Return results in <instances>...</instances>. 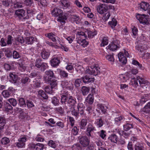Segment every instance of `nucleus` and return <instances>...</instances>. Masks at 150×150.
Segmentation results:
<instances>
[{
    "label": "nucleus",
    "mask_w": 150,
    "mask_h": 150,
    "mask_svg": "<svg viewBox=\"0 0 150 150\" xmlns=\"http://www.w3.org/2000/svg\"><path fill=\"white\" fill-rule=\"evenodd\" d=\"M51 13L54 16H58L59 21L62 24H64L65 23V20H66L67 18L66 16L63 15L62 10L59 8H55L52 11Z\"/></svg>",
    "instance_id": "3"
},
{
    "label": "nucleus",
    "mask_w": 150,
    "mask_h": 150,
    "mask_svg": "<svg viewBox=\"0 0 150 150\" xmlns=\"http://www.w3.org/2000/svg\"><path fill=\"white\" fill-rule=\"evenodd\" d=\"M149 6V4L145 2H142L140 4V7L143 10L146 11Z\"/></svg>",
    "instance_id": "35"
},
{
    "label": "nucleus",
    "mask_w": 150,
    "mask_h": 150,
    "mask_svg": "<svg viewBox=\"0 0 150 150\" xmlns=\"http://www.w3.org/2000/svg\"><path fill=\"white\" fill-rule=\"evenodd\" d=\"M96 122L97 125L98 127H100L103 126V121L101 119H98L97 120Z\"/></svg>",
    "instance_id": "57"
},
{
    "label": "nucleus",
    "mask_w": 150,
    "mask_h": 150,
    "mask_svg": "<svg viewBox=\"0 0 150 150\" xmlns=\"http://www.w3.org/2000/svg\"><path fill=\"white\" fill-rule=\"evenodd\" d=\"M108 24L110 25L112 28L114 27L117 25V21L114 18H112L111 21L108 22Z\"/></svg>",
    "instance_id": "53"
},
{
    "label": "nucleus",
    "mask_w": 150,
    "mask_h": 150,
    "mask_svg": "<svg viewBox=\"0 0 150 150\" xmlns=\"http://www.w3.org/2000/svg\"><path fill=\"white\" fill-rule=\"evenodd\" d=\"M44 145L42 144L38 143L36 144V150H42L44 148Z\"/></svg>",
    "instance_id": "48"
},
{
    "label": "nucleus",
    "mask_w": 150,
    "mask_h": 150,
    "mask_svg": "<svg viewBox=\"0 0 150 150\" xmlns=\"http://www.w3.org/2000/svg\"><path fill=\"white\" fill-rule=\"evenodd\" d=\"M51 86H46L45 88V91L49 94H52L53 93V91Z\"/></svg>",
    "instance_id": "54"
},
{
    "label": "nucleus",
    "mask_w": 150,
    "mask_h": 150,
    "mask_svg": "<svg viewBox=\"0 0 150 150\" xmlns=\"http://www.w3.org/2000/svg\"><path fill=\"white\" fill-rule=\"evenodd\" d=\"M12 92V91L9 88L8 90H4L2 92V94L4 98H8L10 96Z\"/></svg>",
    "instance_id": "26"
},
{
    "label": "nucleus",
    "mask_w": 150,
    "mask_h": 150,
    "mask_svg": "<svg viewBox=\"0 0 150 150\" xmlns=\"http://www.w3.org/2000/svg\"><path fill=\"white\" fill-rule=\"evenodd\" d=\"M136 18L141 23L144 24H147L149 23L148 18L144 14L141 15L138 14L136 16Z\"/></svg>",
    "instance_id": "10"
},
{
    "label": "nucleus",
    "mask_w": 150,
    "mask_h": 150,
    "mask_svg": "<svg viewBox=\"0 0 150 150\" xmlns=\"http://www.w3.org/2000/svg\"><path fill=\"white\" fill-rule=\"evenodd\" d=\"M29 76L30 78H36L38 79H40L42 77V76L40 74V73L38 71H32L30 74Z\"/></svg>",
    "instance_id": "15"
},
{
    "label": "nucleus",
    "mask_w": 150,
    "mask_h": 150,
    "mask_svg": "<svg viewBox=\"0 0 150 150\" xmlns=\"http://www.w3.org/2000/svg\"><path fill=\"white\" fill-rule=\"evenodd\" d=\"M4 108L7 111L11 110L12 109V107L8 103H6L4 104Z\"/></svg>",
    "instance_id": "62"
},
{
    "label": "nucleus",
    "mask_w": 150,
    "mask_h": 150,
    "mask_svg": "<svg viewBox=\"0 0 150 150\" xmlns=\"http://www.w3.org/2000/svg\"><path fill=\"white\" fill-rule=\"evenodd\" d=\"M71 20L75 22L76 24H79L80 23L81 20L79 16L73 15L71 16Z\"/></svg>",
    "instance_id": "30"
},
{
    "label": "nucleus",
    "mask_w": 150,
    "mask_h": 150,
    "mask_svg": "<svg viewBox=\"0 0 150 150\" xmlns=\"http://www.w3.org/2000/svg\"><path fill=\"white\" fill-rule=\"evenodd\" d=\"M76 36V40L79 45L85 47L88 44V42L86 40L87 35L84 33L82 31L78 32Z\"/></svg>",
    "instance_id": "1"
},
{
    "label": "nucleus",
    "mask_w": 150,
    "mask_h": 150,
    "mask_svg": "<svg viewBox=\"0 0 150 150\" xmlns=\"http://www.w3.org/2000/svg\"><path fill=\"white\" fill-rule=\"evenodd\" d=\"M125 131H122L120 132V134L123 135L125 138H128L130 135V133L129 132H126Z\"/></svg>",
    "instance_id": "61"
},
{
    "label": "nucleus",
    "mask_w": 150,
    "mask_h": 150,
    "mask_svg": "<svg viewBox=\"0 0 150 150\" xmlns=\"http://www.w3.org/2000/svg\"><path fill=\"white\" fill-rule=\"evenodd\" d=\"M45 75L43 77L44 80L46 82L55 78L53 71L48 70L45 72Z\"/></svg>",
    "instance_id": "8"
},
{
    "label": "nucleus",
    "mask_w": 150,
    "mask_h": 150,
    "mask_svg": "<svg viewBox=\"0 0 150 150\" xmlns=\"http://www.w3.org/2000/svg\"><path fill=\"white\" fill-rule=\"evenodd\" d=\"M81 91L82 95L85 96L90 91V88L86 86H83L82 87Z\"/></svg>",
    "instance_id": "28"
},
{
    "label": "nucleus",
    "mask_w": 150,
    "mask_h": 150,
    "mask_svg": "<svg viewBox=\"0 0 150 150\" xmlns=\"http://www.w3.org/2000/svg\"><path fill=\"white\" fill-rule=\"evenodd\" d=\"M50 55V53L45 50H43L41 53L42 57L44 59H48Z\"/></svg>",
    "instance_id": "34"
},
{
    "label": "nucleus",
    "mask_w": 150,
    "mask_h": 150,
    "mask_svg": "<svg viewBox=\"0 0 150 150\" xmlns=\"http://www.w3.org/2000/svg\"><path fill=\"white\" fill-rule=\"evenodd\" d=\"M25 11L23 9H19L16 10L15 11V14L20 19H22L23 18L24 19L28 18V16L24 17Z\"/></svg>",
    "instance_id": "12"
},
{
    "label": "nucleus",
    "mask_w": 150,
    "mask_h": 150,
    "mask_svg": "<svg viewBox=\"0 0 150 150\" xmlns=\"http://www.w3.org/2000/svg\"><path fill=\"white\" fill-rule=\"evenodd\" d=\"M106 59L109 61L110 62L111 64H112L114 61V58L113 55L110 54L107 55L106 56Z\"/></svg>",
    "instance_id": "44"
},
{
    "label": "nucleus",
    "mask_w": 150,
    "mask_h": 150,
    "mask_svg": "<svg viewBox=\"0 0 150 150\" xmlns=\"http://www.w3.org/2000/svg\"><path fill=\"white\" fill-rule=\"evenodd\" d=\"M108 43V37H103L102 40V42L100 44V46L101 47H104L107 45Z\"/></svg>",
    "instance_id": "39"
},
{
    "label": "nucleus",
    "mask_w": 150,
    "mask_h": 150,
    "mask_svg": "<svg viewBox=\"0 0 150 150\" xmlns=\"http://www.w3.org/2000/svg\"><path fill=\"white\" fill-rule=\"evenodd\" d=\"M9 76L11 79L13 80L12 83H16L18 80V76L15 74L14 72H10L9 74Z\"/></svg>",
    "instance_id": "23"
},
{
    "label": "nucleus",
    "mask_w": 150,
    "mask_h": 150,
    "mask_svg": "<svg viewBox=\"0 0 150 150\" xmlns=\"http://www.w3.org/2000/svg\"><path fill=\"white\" fill-rule=\"evenodd\" d=\"M10 142V140L9 139L6 137L2 138L1 140V143L4 145L7 144L9 143Z\"/></svg>",
    "instance_id": "43"
},
{
    "label": "nucleus",
    "mask_w": 150,
    "mask_h": 150,
    "mask_svg": "<svg viewBox=\"0 0 150 150\" xmlns=\"http://www.w3.org/2000/svg\"><path fill=\"white\" fill-rule=\"evenodd\" d=\"M87 124V120L85 119H83L81 120L80 124V127L81 129H85L86 126Z\"/></svg>",
    "instance_id": "40"
},
{
    "label": "nucleus",
    "mask_w": 150,
    "mask_h": 150,
    "mask_svg": "<svg viewBox=\"0 0 150 150\" xmlns=\"http://www.w3.org/2000/svg\"><path fill=\"white\" fill-rule=\"evenodd\" d=\"M98 108V109L101 110L102 112L104 114H106L107 112V109L108 108L105 105L99 103L97 105Z\"/></svg>",
    "instance_id": "24"
},
{
    "label": "nucleus",
    "mask_w": 150,
    "mask_h": 150,
    "mask_svg": "<svg viewBox=\"0 0 150 150\" xmlns=\"http://www.w3.org/2000/svg\"><path fill=\"white\" fill-rule=\"evenodd\" d=\"M87 136H82L79 139L80 143L83 146L86 147L89 144L90 140L89 138Z\"/></svg>",
    "instance_id": "11"
},
{
    "label": "nucleus",
    "mask_w": 150,
    "mask_h": 150,
    "mask_svg": "<svg viewBox=\"0 0 150 150\" xmlns=\"http://www.w3.org/2000/svg\"><path fill=\"white\" fill-rule=\"evenodd\" d=\"M96 131L95 127L91 124L89 123L87 126L86 134L89 139L93 138L95 135L94 131Z\"/></svg>",
    "instance_id": "5"
},
{
    "label": "nucleus",
    "mask_w": 150,
    "mask_h": 150,
    "mask_svg": "<svg viewBox=\"0 0 150 150\" xmlns=\"http://www.w3.org/2000/svg\"><path fill=\"white\" fill-rule=\"evenodd\" d=\"M124 130L125 131H127L133 127L132 124L130 122H127L123 126Z\"/></svg>",
    "instance_id": "25"
},
{
    "label": "nucleus",
    "mask_w": 150,
    "mask_h": 150,
    "mask_svg": "<svg viewBox=\"0 0 150 150\" xmlns=\"http://www.w3.org/2000/svg\"><path fill=\"white\" fill-rule=\"evenodd\" d=\"M73 109L71 111L72 115L75 116L76 118H78L79 116V113L81 115L83 114L85 109V106L82 103H79L78 104L77 109L76 110L74 107H73Z\"/></svg>",
    "instance_id": "4"
},
{
    "label": "nucleus",
    "mask_w": 150,
    "mask_h": 150,
    "mask_svg": "<svg viewBox=\"0 0 150 150\" xmlns=\"http://www.w3.org/2000/svg\"><path fill=\"white\" fill-rule=\"evenodd\" d=\"M61 98V102L63 105L67 103L70 106L74 107L76 103V98L72 96L65 94L62 95Z\"/></svg>",
    "instance_id": "2"
},
{
    "label": "nucleus",
    "mask_w": 150,
    "mask_h": 150,
    "mask_svg": "<svg viewBox=\"0 0 150 150\" xmlns=\"http://www.w3.org/2000/svg\"><path fill=\"white\" fill-rule=\"evenodd\" d=\"M48 81H50V85L52 88H54V87L57 86V82L56 77L54 78V79H53L51 80Z\"/></svg>",
    "instance_id": "36"
},
{
    "label": "nucleus",
    "mask_w": 150,
    "mask_h": 150,
    "mask_svg": "<svg viewBox=\"0 0 150 150\" xmlns=\"http://www.w3.org/2000/svg\"><path fill=\"white\" fill-rule=\"evenodd\" d=\"M134 150H143L144 147L142 144L139 142L136 143L134 145Z\"/></svg>",
    "instance_id": "29"
},
{
    "label": "nucleus",
    "mask_w": 150,
    "mask_h": 150,
    "mask_svg": "<svg viewBox=\"0 0 150 150\" xmlns=\"http://www.w3.org/2000/svg\"><path fill=\"white\" fill-rule=\"evenodd\" d=\"M108 139L111 142L114 143H116L118 138L117 136L115 134H112L108 137Z\"/></svg>",
    "instance_id": "33"
},
{
    "label": "nucleus",
    "mask_w": 150,
    "mask_h": 150,
    "mask_svg": "<svg viewBox=\"0 0 150 150\" xmlns=\"http://www.w3.org/2000/svg\"><path fill=\"white\" fill-rule=\"evenodd\" d=\"M34 41V38L33 37H28L25 38V42L28 45L32 44Z\"/></svg>",
    "instance_id": "37"
},
{
    "label": "nucleus",
    "mask_w": 150,
    "mask_h": 150,
    "mask_svg": "<svg viewBox=\"0 0 150 150\" xmlns=\"http://www.w3.org/2000/svg\"><path fill=\"white\" fill-rule=\"evenodd\" d=\"M18 69L21 72L24 71L26 69V67L21 63H18Z\"/></svg>",
    "instance_id": "45"
},
{
    "label": "nucleus",
    "mask_w": 150,
    "mask_h": 150,
    "mask_svg": "<svg viewBox=\"0 0 150 150\" xmlns=\"http://www.w3.org/2000/svg\"><path fill=\"white\" fill-rule=\"evenodd\" d=\"M63 88H66L69 90H73V86L70 81H62L61 84Z\"/></svg>",
    "instance_id": "13"
},
{
    "label": "nucleus",
    "mask_w": 150,
    "mask_h": 150,
    "mask_svg": "<svg viewBox=\"0 0 150 150\" xmlns=\"http://www.w3.org/2000/svg\"><path fill=\"white\" fill-rule=\"evenodd\" d=\"M8 101L11 105L13 106H16L17 104V102L15 98H11L8 100Z\"/></svg>",
    "instance_id": "46"
},
{
    "label": "nucleus",
    "mask_w": 150,
    "mask_h": 150,
    "mask_svg": "<svg viewBox=\"0 0 150 150\" xmlns=\"http://www.w3.org/2000/svg\"><path fill=\"white\" fill-rule=\"evenodd\" d=\"M79 131V129L77 127L75 126L73 127L71 130L72 134L74 135H77Z\"/></svg>",
    "instance_id": "55"
},
{
    "label": "nucleus",
    "mask_w": 150,
    "mask_h": 150,
    "mask_svg": "<svg viewBox=\"0 0 150 150\" xmlns=\"http://www.w3.org/2000/svg\"><path fill=\"white\" fill-rule=\"evenodd\" d=\"M26 103L28 108H32L34 106V105L31 100H27Z\"/></svg>",
    "instance_id": "58"
},
{
    "label": "nucleus",
    "mask_w": 150,
    "mask_h": 150,
    "mask_svg": "<svg viewBox=\"0 0 150 150\" xmlns=\"http://www.w3.org/2000/svg\"><path fill=\"white\" fill-rule=\"evenodd\" d=\"M86 99L89 105H91L94 101V97L93 94H90L88 95Z\"/></svg>",
    "instance_id": "27"
},
{
    "label": "nucleus",
    "mask_w": 150,
    "mask_h": 150,
    "mask_svg": "<svg viewBox=\"0 0 150 150\" xmlns=\"http://www.w3.org/2000/svg\"><path fill=\"white\" fill-rule=\"evenodd\" d=\"M50 61L52 66L54 67L58 65L60 62V58L58 57L53 58Z\"/></svg>",
    "instance_id": "16"
},
{
    "label": "nucleus",
    "mask_w": 150,
    "mask_h": 150,
    "mask_svg": "<svg viewBox=\"0 0 150 150\" xmlns=\"http://www.w3.org/2000/svg\"><path fill=\"white\" fill-rule=\"evenodd\" d=\"M125 119L122 116H120L115 118L114 119L115 124L117 125H120L122 120L125 121Z\"/></svg>",
    "instance_id": "19"
},
{
    "label": "nucleus",
    "mask_w": 150,
    "mask_h": 150,
    "mask_svg": "<svg viewBox=\"0 0 150 150\" xmlns=\"http://www.w3.org/2000/svg\"><path fill=\"white\" fill-rule=\"evenodd\" d=\"M30 81V79L28 77H24L22 78L21 80L22 86L25 87L28 86Z\"/></svg>",
    "instance_id": "14"
},
{
    "label": "nucleus",
    "mask_w": 150,
    "mask_h": 150,
    "mask_svg": "<svg viewBox=\"0 0 150 150\" xmlns=\"http://www.w3.org/2000/svg\"><path fill=\"white\" fill-rule=\"evenodd\" d=\"M81 79L84 83L87 84L93 82L94 80V78L90 77L87 76L82 77Z\"/></svg>",
    "instance_id": "17"
},
{
    "label": "nucleus",
    "mask_w": 150,
    "mask_h": 150,
    "mask_svg": "<svg viewBox=\"0 0 150 150\" xmlns=\"http://www.w3.org/2000/svg\"><path fill=\"white\" fill-rule=\"evenodd\" d=\"M132 64L136 66H138L139 68L141 69H143L144 67L142 66V64H140L137 61L134 59L132 62Z\"/></svg>",
    "instance_id": "52"
},
{
    "label": "nucleus",
    "mask_w": 150,
    "mask_h": 150,
    "mask_svg": "<svg viewBox=\"0 0 150 150\" xmlns=\"http://www.w3.org/2000/svg\"><path fill=\"white\" fill-rule=\"evenodd\" d=\"M46 37L51 39L54 42H56V35L52 33H49L45 34Z\"/></svg>",
    "instance_id": "31"
},
{
    "label": "nucleus",
    "mask_w": 150,
    "mask_h": 150,
    "mask_svg": "<svg viewBox=\"0 0 150 150\" xmlns=\"http://www.w3.org/2000/svg\"><path fill=\"white\" fill-rule=\"evenodd\" d=\"M27 139V136H22L18 139L17 142L15 143V145L18 148H24L25 146V142Z\"/></svg>",
    "instance_id": "6"
},
{
    "label": "nucleus",
    "mask_w": 150,
    "mask_h": 150,
    "mask_svg": "<svg viewBox=\"0 0 150 150\" xmlns=\"http://www.w3.org/2000/svg\"><path fill=\"white\" fill-rule=\"evenodd\" d=\"M41 59H36L35 62V66L37 68H40V65L42 64L41 63Z\"/></svg>",
    "instance_id": "56"
},
{
    "label": "nucleus",
    "mask_w": 150,
    "mask_h": 150,
    "mask_svg": "<svg viewBox=\"0 0 150 150\" xmlns=\"http://www.w3.org/2000/svg\"><path fill=\"white\" fill-rule=\"evenodd\" d=\"M13 58L15 59H18L21 57L19 53L16 50L13 51L12 53Z\"/></svg>",
    "instance_id": "50"
},
{
    "label": "nucleus",
    "mask_w": 150,
    "mask_h": 150,
    "mask_svg": "<svg viewBox=\"0 0 150 150\" xmlns=\"http://www.w3.org/2000/svg\"><path fill=\"white\" fill-rule=\"evenodd\" d=\"M60 6L64 8H69L70 6V3L66 0H62L59 2Z\"/></svg>",
    "instance_id": "21"
},
{
    "label": "nucleus",
    "mask_w": 150,
    "mask_h": 150,
    "mask_svg": "<svg viewBox=\"0 0 150 150\" xmlns=\"http://www.w3.org/2000/svg\"><path fill=\"white\" fill-rule=\"evenodd\" d=\"M118 58L119 61L122 63L125 64L127 63V58L124 56L122 53L121 52L119 53L118 55Z\"/></svg>",
    "instance_id": "20"
},
{
    "label": "nucleus",
    "mask_w": 150,
    "mask_h": 150,
    "mask_svg": "<svg viewBox=\"0 0 150 150\" xmlns=\"http://www.w3.org/2000/svg\"><path fill=\"white\" fill-rule=\"evenodd\" d=\"M137 80L135 78H132L129 84L134 87H137L138 85Z\"/></svg>",
    "instance_id": "41"
},
{
    "label": "nucleus",
    "mask_w": 150,
    "mask_h": 150,
    "mask_svg": "<svg viewBox=\"0 0 150 150\" xmlns=\"http://www.w3.org/2000/svg\"><path fill=\"white\" fill-rule=\"evenodd\" d=\"M119 45H116V42L111 43L107 46V49L112 51H114L119 47Z\"/></svg>",
    "instance_id": "18"
},
{
    "label": "nucleus",
    "mask_w": 150,
    "mask_h": 150,
    "mask_svg": "<svg viewBox=\"0 0 150 150\" xmlns=\"http://www.w3.org/2000/svg\"><path fill=\"white\" fill-rule=\"evenodd\" d=\"M96 9L97 12L102 14L106 12L108 10V7L105 4H100L97 6Z\"/></svg>",
    "instance_id": "9"
},
{
    "label": "nucleus",
    "mask_w": 150,
    "mask_h": 150,
    "mask_svg": "<svg viewBox=\"0 0 150 150\" xmlns=\"http://www.w3.org/2000/svg\"><path fill=\"white\" fill-rule=\"evenodd\" d=\"M75 68L77 71L79 73H82L84 70L83 67L80 65H76L75 67Z\"/></svg>",
    "instance_id": "42"
},
{
    "label": "nucleus",
    "mask_w": 150,
    "mask_h": 150,
    "mask_svg": "<svg viewBox=\"0 0 150 150\" xmlns=\"http://www.w3.org/2000/svg\"><path fill=\"white\" fill-rule=\"evenodd\" d=\"M100 68L96 67H90L86 68L85 71L86 74L96 76L100 73Z\"/></svg>",
    "instance_id": "7"
},
{
    "label": "nucleus",
    "mask_w": 150,
    "mask_h": 150,
    "mask_svg": "<svg viewBox=\"0 0 150 150\" xmlns=\"http://www.w3.org/2000/svg\"><path fill=\"white\" fill-rule=\"evenodd\" d=\"M33 3V0H25L24 4L27 6H30Z\"/></svg>",
    "instance_id": "60"
},
{
    "label": "nucleus",
    "mask_w": 150,
    "mask_h": 150,
    "mask_svg": "<svg viewBox=\"0 0 150 150\" xmlns=\"http://www.w3.org/2000/svg\"><path fill=\"white\" fill-rule=\"evenodd\" d=\"M6 123V120L4 117H0V130L3 129Z\"/></svg>",
    "instance_id": "22"
},
{
    "label": "nucleus",
    "mask_w": 150,
    "mask_h": 150,
    "mask_svg": "<svg viewBox=\"0 0 150 150\" xmlns=\"http://www.w3.org/2000/svg\"><path fill=\"white\" fill-rule=\"evenodd\" d=\"M136 49L138 51H139L140 52H142L144 50V48L142 45L139 44L135 46Z\"/></svg>",
    "instance_id": "49"
},
{
    "label": "nucleus",
    "mask_w": 150,
    "mask_h": 150,
    "mask_svg": "<svg viewBox=\"0 0 150 150\" xmlns=\"http://www.w3.org/2000/svg\"><path fill=\"white\" fill-rule=\"evenodd\" d=\"M52 103L55 106L58 105L59 103V100L55 97L52 98Z\"/></svg>",
    "instance_id": "47"
},
{
    "label": "nucleus",
    "mask_w": 150,
    "mask_h": 150,
    "mask_svg": "<svg viewBox=\"0 0 150 150\" xmlns=\"http://www.w3.org/2000/svg\"><path fill=\"white\" fill-rule=\"evenodd\" d=\"M149 83L148 81L145 79L143 82H142V84L140 85L143 88H144V87H145L146 88L148 87V85Z\"/></svg>",
    "instance_id": "64"
},
{
    "label": "nucleus",
    "mask_w": 150,
    "mask_h": 150,
    "mask_svg": "<svg viewBox=\"0 0 150 150\" xmlns=\"http://www.w3.org/2000/svg\"><path fill=\"white\" fill-rule=\"evenodd\" d=\"M38 95L42 97L44 99H47L48 98L47 95L42 90H40L38 92Z\"/></svg>",
    "instance_id": "38"
},
{
    "label": "nucleus",
    "mask_w": 150,
    "mask_h": 150,
    "mask_svg": "<svg viewBox=\"0 0 150 150\" xmlns=\"http://www.w3.org/2000/svg\"><path fill=\"white\" fill-rule=\"evenodd\" d=\"M87 34L88 38H92L95 35L97 34V33L96 31H94V32H93L91 31H89L87 32Z\"/></svg>",
    "instance_id": "51"
},
{
    "label": "nucleus",
    "mask_w": 150,
    "mask_h": 150,
    "mask_svg": "<svg viewBox=\"0 0 150 150\" xmlns=\"http://www.w3.org/2000/svg\"><path fill=\"white\" fill-rule=\"evenodd\" d=\"M142 111L146 113H149L150 112V102L148 103L142 109Z\"/></svg>",
    "instance_id": "32"
},
{
    "label": "nucleus",
    "mask_w": 150,
    "mask_h": 150,
    "mask_svg": "<svg viewBox=\"0 0 150 150\" xmlns=\"http://www.w3.org/2000/svg\"><path fill=\"white\" fill-rule=\"evenodd\" d=\"M81 80L80 79H76L75 81V85L76 87H78L80 86Z\"/></svg>",
    "instance_id": "63"
},
{
    "label": "nucleus",
    "mask_w": 150,
    "mask_h": 150,
    "mask_svg": "<svg viewBox=\"0 0 150 150\" xmlns=\"http://www.w3.org/2000/svg\"><path fill=\"white\" fill-rule=\"evenodd\" d=\"M18 101L21 106L26 105V103L25 100L23 98H20L18 100Z\"/></svg>",
    "instance_id": "59"
}]
</instances>
